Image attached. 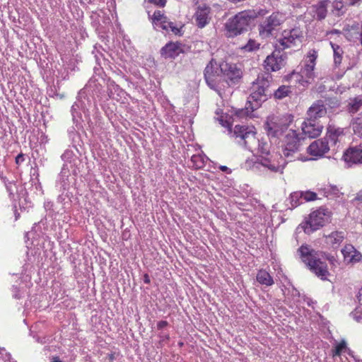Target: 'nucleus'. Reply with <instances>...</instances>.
Here are the masks:
<instances>
[{
	"instance_id": "1",
	"label": "nucleus",
	"mask_w": 362,
	"mask_h": 362,
	"mask_svg": "<svg viewBox=\"0 0 362 362\" xmlns=\"http://www.w3.org/2000/svg\"><path fill=\"white\" fill-rule=\"evenodd\" d=\"M298 253L302 262L310 271L322 281L328 280L330 273L327 263L320 257L319 252L303 245L298 249Z\"/></svg>"
},
{
	"instance_id": "2",
	"label": "nucleus",
	"mask_w": 362,
	"mask_h": 362,
	"mask_svg": "<svg viewBox=\"0 0 362 362\" xmlns=\"http://www.w3.org/2000/svg\"><path fill=\"white\" fill-rule=\"evenodd\" d=\"M248 117L249 110L246 106L245 108H232L230 119L233 125V137L240 146L245 148H247L246 139L249 135Z\"/></svg>"
},
{
	"instance_id": "3",
	"label": "nucleus",
	"mask_w": 362,
	"mask_h": 362,
	"mask_svg": "<svg viewBox=\"0 0 362 362\" xmlns=\"http://www.w3.org/2000/svg\"><path fill=\"white\" fill-rule=\"evenodd\" d=\"M293 121V116L289 114L272 115L267 117L264 127L268 136L276 138L287 129Z\"/></svg>"
},
{
	"instance_id": "4",
	"label": "nucleus",
	"mask_w": 362,
	"mask_h": 362,
	"mask_svg": "<svg viewBox=\"0 0 362 362\" xmlns=\"http://www.w3.org/2000/svg\"><path fill=\"white\" fill-rule=\"evenodd\" d=\"M317 52L315 49H310L306 56V59L304 66L300 69V74L293 72L292 76H300L298 79L299 83L304 86L306 83H310L315 78V67L316 65V60L317 59Z\"/></svg>"
},
{
	"instance_id": "5",
	"label": "nucleus",
	"mask_w": 362,
	"mask_h": 362,
	"mask_svg": "<svg viewBox=\"0 0 362 362\" xmlns=\"http://www.w3.org/2000/svg\"><path fill=\"white\" fill-rule=\"evenodd\" d=\"M249 25V11H243L229 18L225 24L228 37H234L247 31Z\"/></svg>"
},
{
	"instance_id": "6",
	"label": "nucleus",
	"mask_w": 362,
	"mask_h": 362,
	"mask_svg": "<svg viewBox=\"0 0 362 362\" xmlns=\"http://www.w3.org/2000/svg\"><path fill=\"white\" fill-rule=\"evenodd\" d=\"M222 62L218 64L214 59H211L204 71V76L208 86L216 91H218V84L223 80V69H221Z\"/></svg>"
},
{
	"instance_id": "7",
	"label": "nucleus",
	"mask_w": 362,
	"mask_h": 362,
	"mask_svg": "<svg viewBox=\"0 0 362 362\" xmlns=\"http://www.w3.org/2000/svg\"><path fill=\"white\" fill-rule=\"evenodd\" d=\"M330 217V212L327 209L320 207L313 211L305 222L304 231L310 233L322 227L328 218Z\"/></svg>"
},
{
	"instance_id": "8",
	"label": "nucleus",
	"mask_w": 362,
	"mask_h": 362,
	"mask_svg": "<svg viewBox=\"0 0 362 362\" xmlns=\"http://www.w3.org/2000/svg\"><path fill=\"white\" fill-rule=\"evenodd\" d=\"M303 138L296 130L290 129L284 136L281 145L282 155L285 157L294 156L299 151Z\"/></svg>"
},
{
	"instance_id": "9",
	"label": "nucleus",
	"mask_w": 362,
	"mask_h": 362,
	"mask_svg": "<svg viewBox=\"0 0 362 362\" xmlns=\"http://www.w3.org/2000/svg\"><path fill=\"white\" fill-rule=\"evenodd\" d=\"M303 32L300 28H295L291 30H285L282 33V37L277 40L275 46L281 51L293 46H296L302 42Z\"/></svg>"
},
{
	"instance_id": "10",
	"label": "nucleus",
	"mask_w": 362,
	"mask_h": 362,
	"mask_svg": "<svg viewBox=\"0 0 362 362\" xmlns=\"http://www.w3.org/2000/svg\"><path fill=\"white\" fill-rule=\"evenodd\" d=\"M267 81H261L258 78L257 81L253 82L250 86V110L252 111L259 108L262 103L267 100L265 94V86Z\"/></svg>"
},
{
	"instance_id": "11",
	"label": "nucleus",
	"mask_w": 362,
	"mask_h": 362,
	"mask_svg": "<svg viewBox=\"0 0 362 362\" xmlns=\"http://www.w3.org/2000/svg\"><path fill=\"white\" fill-rule=\"evenodd\" d=\"M223 81L228 86L238 83L243 76L242 70L235 64H230L226 62H222Z\"/></svg>"
},
{
	"instance_id": "12",
	"label": "nucleus",
	"mask_w": 362,
	"mask_h": 362,
	"mask_svg": "<svg viewBox=\"0 0 362 362\" xmlns=\"http://www.w3.org/2000/svg\"><path fill=\"white\" fill-rule=\"evenodd\" d=\"M280 49H276L264 60V69L267 71H277L285 66L286 56L281 54Z\"/></svg>"
},
{
	"instance_id": "13",
	"label": "nucleus",
	"mask_w": 362,
	"mask_h": 362,
	"mask_svg": "<svg viewBox=\"0 0 362 362\" xmlns=\"http://www.w3.org/2000/svg\"><path fill=\"white\" fill-rule=\"evenodd\" d=\"M323 129V126L319 121L306 118L301 124L302 138L315 139L318 137Z\"/></svg>"
},
{
	"instance_id": "14",
	"label": "nucleus",
	"mask_w": 362,
	"mask_h": 362,
	"mask_svg": "<svg viewBox=\"0 0 362 362\" xmlns=\"http://www.w3.org/2000/svg\"><path fill=\"white\" fill-rule=\"evenodd\" d=\"M184 47L179 41H170L160 49V57L164 59H175L180 54L185 52Z\"/></svg>"
},
{
	"instance_id": "15",
	"label": "nucleus",
	"mask_w": 362,
	"mask_h": 362,
	"mask_svg": "<svg viewBox=\"0 0 362 362\" xmlns=\"http://www.w3.org/2000/svg\"><path fill=\"white\" fill-rule=\"evenodd\" d=\"M285 21V16L282 13H273L264 23L261 25V33H267V35L271 34L278 26L283 23Z\"/></svg>"
},
{
	"instance_id": "16",
	"label": "nucleus",
	"mask_w": 362,
	"mask_h": 362,
	"mask_svg": "<svg viewBox=\"0 0 362 362\" xmlns=\"http://www.w3.org/2000/svg\"><path fill=\"white\" fill-rule=\"evenodd\" d=\"M329 151L327 141L317 139L312 142L308 148V153L313 156L322 157Z\"/></svg>"
},
{
	"instance_id": "17",
	"label": "nucleus",
	"mask_w": 362,
	"mask_h": 362,
	"mask_svg": "<svg viewBox=\"0 0 362 362\" xmlns=\"http://www.w3.org/2000/svg\"><path fill=\"white\" fill-rule=\"evenodd\" d=\"M327 114V109L321 100L314 103L308 110L307 116L308 119L316 120L324 117Z\"/></svg>"
},
{
	"instance_id": "18",
	"label": "nucleus",
	"mask_w": 362,
	"mask_h": 362,
	"mask_svg": "<svg viewBox=\"0 0 362 362\" xmlns=\"http://www.w3.org/2000/svg\"><path fill=\"white\" fill-rule=\"evenodd\" d=\"M211 8L204 5L203 6H199L194 14V18L196 24L199 28H204L209 23L210 18L209 17Z\"/></svg>"
},
{
	"instance_id": "19",
	"label": "nucleus",
	"mask_w": 362,
	"mask_h": 362,
	"mask_svg": "<svg viewBox=\"0 0 362 362\" xmlns=\"http://www.w3.org/2000/svg\"><path fill=\"white\" fill-rule=\"evenodd\" d=\"M346 238L344 231H333L325 236V243L334 249L338 248Z\"/></svg>"
},
{
	"instance_id": "20",
	"label": "nucleus",
	"mask_w": 362,
	"mask_h": 362,
	"mask_svg": "<svg viewBox=\"0 0 362 362\" xmlns=\"http://www.w3.org/2000/svg\"><path fill=\"white\" fill-rule=\"evenodd\" d=\"M341 253L345 260L349 262H359L362 257L361 254L350 244L346 245L341 250Z\"/></svg>"
},
{
	"instance_id": "21",
	"label": "nucleus",
	"mask_w": 362,
	"mask_h": 362,
	"mask_svg": "<svg viewBox=\"0 0 362 362\" xmlns=\"http://www.w3.org/2000/svg\"><path fill=\"white\" fill-rule=\"evenodd\" d=\"M329 3V0H322L313 5L312 8L314 12V16H316L318 20L325 19L327 14Z\"/></svg>"
},
{
	"instance_id": "22",
	"label": "nucleus",
	"mask_w": 362,
	"mask_h": 362,
	"mask_svg": "<svg viewBox=\"0 0 362 362\" xmlns=\"http://www.w3.org/2000/svg\"><path fill=\"white\" fill-rule=\"evenodd\" d=\"M346 111L350 114L358 112L362 107V95H357L349 99Z\"/></svg>"
},
{
	"instance_id": "23",
	"label": "nucleus",
	"mask_w": 362,
	"mask_h": 362,
	"mask_svg": "<svg viewBox=\"0 0 362 362\" xmlns=\"http://www.w3.org/2000/svg\"><path fill=\"white\" fill-rule=\"evenodd\" d=\"M257 281L261 285L271 286L274 281L271 274L265 269H259L256 275Z\"/></svg>"
},
{
	"instance_id": "24",
	"label": "nucleus",
	"mask_w": 362,
	"mask_h": 362,
	"mask_svg": "<svg viewBox=\"0 0 362 362\" xmlns=\"http://www.w3.org/2000/svg\"><path fill=\"white\" fill-rule=\"evenodd\" d=\"M303 199L305 202H312L317 199V194L312 191L308 190L304 192H295L291 194L290 199L292 201L294 199Z\"/></svg>"
},
{
	"instance_id": "25",
	"label": "nucleus",
	"mask_w": 362,
	"mask_h": 362,
	"mask_svg": "<svg viewBox=\"0 0 362 362\" xmlns=\"http://www.w3.org/2000/svg\"><path fill=\"white\" fill-rule=\"evenodd\" d=\"M261 161L263 166L274 172H282L286 164V162L280 163L279 160H261Z\"/></svg>"
},
{
	"instance_id": "26",
	"label": "nucleus",
	"mask_w": 362,
	"mask_h": 362,
	"mask_svg": "<svg viewBox=\"0 0 362 362\" xmlns=\"http://www.w3.org/2000/svg\"><path fill=\"white\" fill-rule=\"evenodd\" d=\"M343 158H362V145L349 147L344 152Z\"/></svg>"
},
{
	"instance_id": "27",
	"label": "nucleus",
	"mask_w": 362,
	"mask_h": 362,
	"mask_svg": "<svg viewBox=\"0 0 362 362\" xmlns=\"http://www.w3.org/2000/svg\"><path fill=\"white\" fill-rule=\"evenodd\" d=\"M342 135H344V129L342 128L332 125L327 127V136L334 143H336L338 138Z\"/></svg>"
},
{
	"instance_id": "28",
	"label": "nucleus",
	"mask_w": 362,
	"mask_h": 362,
	"mask_svg": "<svg viewBox=\"0 0 362 362\" xmlns=\"http://www.w3.org/2000/svg\"><path fill=\"white\" fill-rule=\"evenodd\" d=\"M351 127L354 134L362 138V112L351 120Z\"/></svg>"
},
{
	"instance_id": "29",
	"label": "nucleus",
	"mask_w": 362,
	"mask_h": 362,
	"mask_svg": "<svg viewBox=\"0 0 362 362\" xmlns=\"http://www.w3.org/2000/svg\"><path fill=\"white\" fill-rule=\"evenodd\" d=\"M330 45L333 49L334 62L336 66H339L341 63L344 51L339 45L333 43L332 42H330Z\"/></svg>"
},
{
	"instance_id": "30",
	"label": "nucleus",
	"mask_w": 362,
	"mask_h": 362,
	"mask_svg": "<svg viewBox=\"0 0 362 362\" xmlns=\"http://www.w3.org/2000/svg\"><path fill=\"white\" fill-rule=\"evenodd\" d=\"M292 93L291 87L289 86L282 85L278 88L274 93V97L276 99L281 100L288 96Z\"/></svg>"
},
{
	"instance_id": "31",
	"label": "nucleus",
	"mask_w": 362,
	"mask_h": 362,
	"mask_svg": "<svg viewBox=\"0 0 362 362\" xmlns=\"http://www.w3.org/2000/svg\"><path fill=\"white\" fill-rule=\"evenodd\" d=\"M332 7L337 16H341L345 13L348 5L345 4V0H334L332 3Z\"/></svg>"
},
{
	"instance_id": "32",
	"label": "nucleus",
	"mask_w": 362,
	"mask_h": 362,
	"mask_svg": "<svg viewBox=\"0 0 362 362\" xmlns=\"http://www.w3.org/2000/svg\"><path fill=\"white\" fill-rule=\"evenodd\" d=\"M217 119L222 127L227 128L228 133L233 136V125L230 117H228V116H226L224 117V116L221 115L220 117L217 118Z\"/></svg>"
},
{
	"instance_id": "33",
	"label": "nucleus",
	"mask_w": 362,
	"mask_h": 362,
	"mask_svg": "<svg viewBox=\"0 0 362 362\" xmlns=\"http://www.w3.org/2000/svg\"><path fill=\"white\" fill-rule=\"evenodd\" d=\"M346 349V342L345 340H341L335 346L334 349L332 350V356L334 358L335 356H341V354L345 351Z\"/></svg>"
},
{
	"instance_id": "34",
	"label": "nucleus",
	"mask_w": 362,
	"mask_h": 362,
	"mask_svg": "<svg viewBox=\"0 0 362 362\" xmlns=\"http://www.w3.org/2000/svg\"><path fill=\"white\" fill-rule=\"evenodd\" d=\"M162 19H165V16L160 11H155L152 17V23L156 25Z\"/></svg>"
},
{
	"instance_id": "35",
	"label": "nucleus",
	"mask_w": 362,
	"mask_h": 362,
	"mask_svg": "<svg viewBox=\"0 0 362 362\" xmlns=\"http://www.w3.org/2000/svg\"><path fill=\"white\" fill-rule=\"evenodd\" d=\"M74 149H67L65 151V152L62 154L61 158H77V155L76 153H78V150L74 147Z\"/></svg>"
},
{
	"instance_id": "36",
	"label": "nucleus",
	"mask_w": 362,
	"mask_h": 362,
	"mask_svg": "<svg viewBox=\"0 0 362 362\" xmlns=\"http://www.w3.org/2000/svg\"><path fill=\"white\" fill-rule=\"evenodd\" d=\"M12 292L13 296L16 299H20L23 297V292L16 286H13Z\"/></svg>"
},
{
	"instance_id": "37",
	"label": "nucleus",
	"mask_w": 362,
	"mask_h": 362,
	"mask_svg": "<svg viewBox=\"0 0 362 362\" xmlns=\"http://www.w3.org/2000/svg\"><path fill=\"white\" fill-rule=\"evenodd\" d=\"M362 163V160H344V167L351 168L354 165Z\"/></svg>"
},
{
	"instance_id": "38",
	"label": "nucleus",
	"mask_w": 362,
	"mask_h": 362,
	"mask_svg": "<svg viewBox=\"0 0 362 362\" xmlns=\"http://www.w3.org/2000/svg\"><path fill=\"white\" fill-rule=\"evenodd\" d=\"M169 22L168 18L165 16V19H162L156 25V26L160 28L162 30H167V25Z\"/></svg>"
},
{
	"instance_id": "39",
	"label": "nucleus",
	"mask_w": 362,
	"mask_h": 362,
	"mask_svg": "<svg viewBox=\"0 0 362 362\" xmlns=\"http://www.w3.org/2000/svg\"><path fill=\"white\" fill-rule=\"evenodd\" d=\"M329 192L334 196L339 197L343 193H341L339 189L337 186L330 185L329 186Z\"/></svg>"
},
{
	"instance_id": "40",
	"label": "nucleus",
	"mask_w": 362,
	"mask_h": 362,
	"mask_svg": "<svg viewBox=\"0 0 362 362\" xmlns=\"http://www.w3.org/2000/svg\"><path fill=\"white\" fill-rule=\"evenodd\" d=\"M362 3V0H345V4L348 7L358 6Z\"/></svg>"
},
{
	"instance_id": "41",
	"label": "nucleus",
	"mask_w": 362,
	"mask_h": 362,
	"mask_svg": "<svg viewBox=\"0 0 362 362\" xmlns=\"http://www.w3.org/2000/svg\"><path fill=\"white\" fill-rule=\"evenodd\" d=\"M148 1L159 7H164L166 3V0H148Z\"/></svg>"
},
{
	"instance_id": "42",
	"label": "nucleus",
	"mask_w": 362,
	"mask_h": 362,
	"mask_svg": "<svg viewBox=\"0 0 362 362\" xmlns=\"http://www.w3.org/2000/svg\"><path fill=\"white\" fill-rule=\"evenodd\" d=\"M259 44L255 41L250 40V51L257 50L259 48Z\"/></svg>"
},
{
	"instance_id": "43",
	"label": "nucleus",
	"mask_w": 362,
	"mask_h": 362,
	"mask_svg": "<svg viewBox=\"0 0 362 362\" xmlns=\"http://www.w3.org/2000/svg\"><path fill=\"white\" fill-rule=\"evenodd\" d=\"M168 322L167 321L161 320L158 322L157 327L158 329H162L164 327H165L166 326H168Z\"/></svg>"
},
{
	"instance_id": "44",
	"label": "nucleus",
	"mask_w": 362,
	"mask_h": 362,
	"mask_svg": "<svg viewBox=\"0 0 362 362\" xmlns=\"http://www.w3.org/2000/svg\"><path fill=\"white\" fill-rule=\"evenodd\" d=\"M175 35H179V36H181L182 35V33L181 31V28H178L177 27H176L175 25L172 28V29L170 30Z\"/></svg>"
},
{
	"instance_id": "45",
	"label": "nucleus",
	"mask_w": 362,
	"mask_h": 362,
	"mask_svg": "<svg viewBox=\"0 0 362 362\" xmlns=\"http://www.w3.org/2000/svg\"><path fill=\"white\" fill-rule=\"evenodd\" d=\"M76 104L73 105L72 107H71V114H72V116H73V119H75L76 115H78V112H77V109L76 107Z\"/></svg>"
},
{
	"instance_id": "46",
	"label": "nucleus",
	"mask_w": 362,
	"mask_h": 362,
	"mask_svg": "<svg viewBox=\"0 0 362 362\" xmlns=\"http://www.w3.org/2000/svg\"><path fill=\"white\" fill-rule=\"evenodd\" d=\"M262 152L263 154L268 155L269 153V148H268V144H264L262 147Z\"/></svg>"
},
{
	"instance_id": "47",
	"label": "nucleus",
	"mask_w": 362,
	"mask_h": 362,
	"mask_svg": "<svg viewBox=\"0 0 362 362\" xmlns=\"http://www.w3.org/2000/svg\"><path fill=\"white\" fill-rule=\"evenodd\" d=\"M326 259L330 262L331 264H334V262L336 261L335 258L332 255H327Z\"/></svg>"
},
{
	"instance_id": "48",
	"label": "nucleus",
	"mask_w": 362,
	"mask_h": 362,
	"mask_svg": "<svg viewBox=\"0 0 362 362\" xmlns=\"http://www.w3.org/2000/svg\"><path fill=\"white\" fill-rule=\"evenodd\" d=\"M291 202L292 206H294V207L297 206L300 204L299 203V199H294L293 201H292V199H291Z\"/></svg>"
},
{
	"instance_id": "49",
	"label": "nucleus",
	"mask_w": 362,
	"mask_h": 362,
	"mask_svg": "<svg viewBox=\"0 0 362 362\" xmlns=\"http://www.w3.org/2000/svg\"><path fill=\"white\" fill-rule=\"evenodd\" d=\"M219 168H220L222 171H223V172H227L228 173H230L231 172V170H230L228 167H226V166H225V165H221V166L219 167Z\"/></svg>"
},
{
	"instance_id": "50",
	"label": "nucleus",
	"mask_w": 362,
	"mask_h": 362,
	"mask_svg": "<svg viewBox=\"0 0 362 362\" xmlns=\"http://www.w3.org/2000/svg\"><path fill=\"white\" fill-rule=\"evenodd\" d=\"M354 200L361 202H362V193H358L356 194Z\"/></svg>"
},
{
	"instance_id": "51",
	"label": "nucleus",
	"mask_w": 362,
	"mask_h": 362,
	"mask_svg": "<svg viewBox=\"0 0 362 362\" xmlns=\"http://www.w3.org/2000/svg\"><path fill=\"white\" fill-rule=\"evenodd\" d=\"M174 26H175L174 23L173 22L170 21L169 23H168L167 30H168L169 28L171 30L172 28H173Z\"/></svg>"
},
{
	"instance_id": "52",
	"label": "nucleus",
	"mask_w": 362,
	"mask_h": 362,
	"mask_svg": "<svg viewBox=\"0 0 362 362\" xmlns=\"http://www.w3.org/2000/svg\"><path fill=\"white\" fill-rule=\"evenodd\" d=\"M51 362H63L59 357H53Z\"/></svg>"
},
{
	"instance_id": "53",
	"label": "nucleus",
	"mask_w": 362,
	"mask_h": 362,
	"mask_svg": "<svg viewBox=\"0 0 362 362\" xmlns=\"http://www.w3.org/2000/svg\"><path fill=\"white\" fill-rule=\"evenodd\" d=\"M144 282H145L146 284H148V283H150V279H149V277H148V276L147 274H146V275L144 276Z\"/></svg>"
},
{
	"instance_id": "54",
	"label": "nucleus",
	"mask_w": 362,
	"mask_h": 362,
	"mask_svg": "<svg viewBox=\"0 0 362 362\" xmlns=\"http://www.w3.org/2000/svg\"><path fill=\"white\" fill-rule=\"evenodd\" d=\"M22 157H23V154H22V153H19V154H18V155L16 156V158H22Z\"/></svg>"
},
{
	"instance_id": "55",
	"label": "nucleus",
	"mask_w": 362,
	"mask_h": 362,
	"mask_svg": "<svg viewBox=\"0 0 362 362\" xmlns=\"http://www.w3.org/2000/svg\"><path fill=\"white\" fill-rule=\"evenodd\" d=\"M247 47H249V41L246 43V45L242 47V49H247Z\"/></svg>"
},
{
	"instance_id": "56",
	"label": "nucleus",
	"mask_w": 362,
	"mask_h": 362,
	"mask_svg": "<svg viewBox=\"0 0 362 362\" xmlns=\"http://www.w3.org/2000/svg\"><path fill=\"white\" fill-rule=\"evenodd\" d=\"M249 103V97H247V100H246V105Z\"/></svg>"
},
{
	"instance_id": "57",
	"label": "nucleus",
	"mask_w": 362,
	"mask_h": 362,
	"mask_svg": "<svg viewBox=\"0 0 362 362\" xmlns=\"http://www.w3.org/2000/svg\"><path fill=\"white\" fill-rule=\"evenodd\" d=\"M19 161H20V160H18V159H16V164H17V165H18V164H19Z\"/></svg>"
},
{
	"instance_id": "58",
	"label": "nucleus",
	"mask_w": 362,
	"mask_h": 362,
	"mask_svg": "<svg viewBox=\"0 0 362 362\" xmlns=\"http://www.w3.org/2000/svg\"><path fill=\"white\" fill-rule=\"evenodd\" d=\"M194 160H193V159L188 160V161H190L192 163H194Z\"/></svg>"
},
{
	"instance_id": "59",
	"label": "nucleus",
	"mask_w": 362,
	"mask_h": 362,
	"mask_svg": "<svg viewBox=\"0 0 362 362\" xmlns=\"http://www.w3.org/2000/svg\"><path fill=\"white\" fill-rule=\"evenodd\" d=\"M18 216H19L18 214L17 215V214H16V220L18 219Z\"/></svg>"
},
{
	"instance_id": "60",
	"label": "nucleus",
	"mask_w": 362,
	"mask_h": 362,
	"mask_svg": "<svg viewBox=\"0 0 362 362\" xmlns=\"http://www.w3.org/2000/svg\"><path fill=\"white\" fill-rule=\"evenodd\" d=\"M195 158V155L192 156L191 159Z\"/></svg>"
},
{
	"instance_id": "61",
	"label": "nucleus",
	"mask_w": 362,
	"mask_h": 362,
	"mask_svg": "<svg viewBox=\"0 0 362 362\" xmlns=\"http://www.w3.org/2000/svg\"><path fill=\"white\" fill-rule=\"evenodd\" d=\"M6 188H7L9 191H10V190H11V189L8 187V185H6Z\"/></svg>"
}]
</instances>
